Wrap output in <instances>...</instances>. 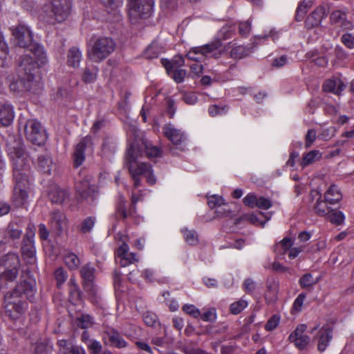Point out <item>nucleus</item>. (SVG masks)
<instances>
[{
  "label": "nucleus",
  "instance_id": "f257e3e1",
  "mask_svg": "<svg viewBox=\"0 0 354 354\" xmlns=\"http://www.w3.org/2000/svg\"><path fill=\"white\" fill-rule=\"evenodd\" d=\"M8 154L12 162L15 186L12 202L17 207L25 205L32 192V178L30 175V159L25 153L20 141L15 145H8Z\"/></svg>",
  "mask_w": 354,
  "mask_h": 354
},
{
  "label": "nucleus",
  "instance_id": "f03ea898",
  "mask_svg": "<svg viewBox=\"0 0 354 354\" xmlns=\"http://www.w3.org/2000/svg\"><path fill=\"white\" fill-rule=\"evenodd\" d=\"M35 281L31 277L21 281L15 288L12 291L5 294V301L6 302V313L12 319H16L19 315L22 314L26 309V304L19 299L24 295L29 300L32 301L35 293Z\"/></svg>",
  "mask_w": 354,
  "mask_h": 354
},
{
  "label": "nucleus",
  "instance_id": "7ed1b4c3",
  "mask_svg": "<svg viewBox=\"0 0 354 354\" xmlns=\"http://www.w3.org/2000/svg\"><path fill=\"white\" fill-rule=\"evenodd\" d=\"M140 156L141 151L138 144L136 142L129 144L126 151L125 160L133 180L134 188L140 185V176H145L147 183L150 185L156 183L152 166L149 163L140 162L138 158Z\"/></svg>",
  "mask_w": 354,
  "mask_h": 354
},
{
  "label": "nucleus",
  "instance_id": "20e7f679",
  "mask_svg": "<svg viewBox=\"0 0 354 354\" xmlns=\"http://www.w3.org/2000/svg\"><path fill=\"white\" fill-rule=\"evenodd\" d=\"M43 64L35 63L29 55H24L20 57L18 67V77L10 84V90L13 92L30 91L38 68Z\"/></svg>",
  "mask_w": 354,
  "mask_h": 354
},
{
  "label": "nucleus",
  "instance_id": "39448f33",
  "mask_svg": "<svg viewBox=\"0 0 354 354\" xmlns=\"http://www.w3.org/2000/svg\"><path fill=\"white\" fill-rule=\"evenodd\" d=\"M12 35L19 46L26 48L34 55L32 59L35 63L45 64L47 62L44 47L33 41L32 33L29 27L19 24L12 29Z\"/></svg>",
  "mask_w": 354,
  "mask_h": 354
},
{
  "label": "nucleus",
  "instance_id": "423d86ee",
  "mask_svg": "<svg viewBox=\"0 0 354 354\" xmlns=\"http://www.w3.org/2000/svg\"><path fill=\"white\" fill-rule=\"evenodd\" d=\"M115 49V43L109 37H100L90 41L88 58L94 62H100L108 57Z\"/></svg>",
  "mask_w": 354,
  "mask_h": 354
},
{
  "label": "nucleus",
  "instance_id": "0eeeda50",
  "mask_svg": "<svg viewBox=\"0 0 354 354\" xmlns=\"http://www.w3.org/2000/svg\"><path fill=\"white\" fill-rule=\"evenodd\" d=\"M71 3L69 0H52L43 6V11L46 13L50 23H61L68 17Z\"/></svg>",
  "mask_w": 354,
  "mask_h": 354
},
{
  "label": "nucleus",
  "instance_id": "6e6552de",
  "mask_svg": "<svg viewBox=\"0 0 354 354\" xmlns=\"http://www.w3.org/2000/svg\"><path fill=\"white\" fill-rule=\"evenodd\" d=\"M20 259L17 254L8 252L0 258V275L2 280L14 281L19 274Z\"/></svg>",
  "mask_w": 354,
  "mask_h": 354
},
{
  "label": "nucleus",
  "instance_id": "1a4fd4ad",
  "mask_svg": "<svg viewBox=\"0 0 354 354\" xmlns=\"http://www.w3.org/2000/svg\"><path fill=\"white\" fill-rule=\"evenodd\" d=\"M221 44L218 40H214L204 46L194 47L187 54V57L191 60L200 62L203 57H214L218 59L221 55Z\"/></svg>",
  "mask_w": 354,
  "mask_h": 354
},
{
  "label": "nucleus",
  "instance_id": "9d476101",
  "mask_svg": "<svg viewBox=\"0 0 354 354\" xmlns=\"http://www.w3.org/2000/svg\"><path fill=\"white\" fill-rule=\"evenodd\" d=\"M91 177L86 176L76 183L75 187L80 197L93 205L98 198L97 188L91 183Z\"/></svg>",
  "mask_w": 354,
  "mask_h": 354
},
{
  "label": "nucleus",
  "instance_id": "9b49d317",
  "mask_svg": "<svg viewBox=\"0 0 354 354\" xmlns=\"http://www.w3.org/2000/svg\"><path fill=\"white\" fill-rule=\"evenodd\" d=\"M153 0H129V15L133 18H147L153 10Z\"/></svg>",
  "mask_w": 354,
  "mask_h": 354
},
{
  "label": "nucleus",
  "instance_id": "f8f14e48",
  "mask_svg": "<svg viewBox=\"0 0 354 354\" xmlns=\"http://www.w3.org/2000/svg\"><path fill=\"white\" fill-rule=\"evenodd\" d=\"M138 201H140V198L133 193L131 194V204L127 207L124 196L120 195L115 208V217L123 220L133 217L136 212V203Z\"/></svg>",
  "mask_w": 354,
  "mask_h": 354
},
{
  "label": "nucleus",
  "instance_id": "ddd939ff",
  "mask_svg": "<svg viewBox=\"0 0 354 354\" xmlns=\"http://www.w3.org/2000/svg\"><path fill=\"white\" fill-rule=\"evenodd\" d=\"M26 138L32 144L41 145L45 141V136L41 131V124L35 120L26 121L25 126Z\"/></svg>",
  "mask_w": 354,
  "mask_h": 354
},
{
  "label": "nucleus",
  "instance_id": "4468645a",
  "mask_svg": "<svg viewBox=\"0 0 354 354\" xmlns=\"http://www.w3.org/2000/svg\"><path fill=\"white\" fill-rule=\"evenodd\" d=\"M116 261L122 266L126 267L138 261L137 254L129 252L127 243L123 242L115 252Z\"/></svg>",
  "mask_w": 354,
  "mask_h": 354
},
{
  "label": "nucleus",
  "instance_id": "2eb2a0df",
  "mask_svg": "<svg viewBox=\"0 0 354 354\" xmlns=\"http://www.w3.org/2000/svg\"><path fill=\"white\" fill-rule=\"evenodd\" d=\"M21 253L26 263L34 267L37 259L34 240L32 236H25L24 237L21 245Z\"/></svg>",
  "mask_w": 354,
  "mask_h": 354
},
{
  "label": "nucleus",
  "instance_id": "dca6fc26",
  "mask_svg": "<svg viewBox=\"0 0 354 354\" xmlns=\"http://www.w3.org/2000/svg\"><path fill=\"white\" fill-rule=\"evenodd\" d=\"M49 225L52 231L60 235L67 228L68 220L66 215L60 211H53L50 214Z\"/></svg>",
  "mask_w": 354,
  "mask_h": 354
},
{
  "label": "nucleus",
  "instance_id": "f3484780",
  "mask_svg": "<svg viewBox=\"0 0 354 354\" xmlns=\"http://www.w3.org/2000/svg\"><path fill=\"white\" fill-rule=\"evenodd\" d=\"M306 329V325L299 324L289 336L290 341L295 343V346L300 350L306 348L310 342L308 335L305 333Z\"/></svg>",
  "mask_w": 354,
  "mask_h": 354
},
{
  "label": "nucleus",
  "instance_id": "a211bd4d",
  "mask_svg": "<svg viewBox=\"0 0 354 354\" xmlns=\"http://www.w3.org/2000/svg\"><path fill=\"white\" fill-rule=\"evenodd\" d=\"M331 24L341 28L342 30H351L354 28L353 24L347 19V14L339 10L333 11L330 15Z\"/></svg>",
  "mask_w": 354,
  "mask_h": 354
},
{
  "label": "nucleus",
  "instance_id": "6ab92c4d",
  "mask_svg": "<svg viewBox=\"0 0 354 354\" xmlns=\"http://www.w3.org/2000/svg\"><path fill=\"white\" fill-rule=\"evenodd\" d=\"M346 86L338 77H332L326 79L322 84V90L326 93H332L336 95H341Z\"/></svg>",
  "mask_w": 354,
  "mask_h": 354
},
{
  "label": "nucleus",
  "instance_id": "aec40b11",
  "mask_svg": "<svg viewBox=\"0 0 354 354\" xmlns=\"http://www.w3.org/2000/svg\"><path fill=\"white\" fill-rule=\"evenodd\" d=\"M92 145V138L87 136L82 138L76 145L73 153L74 165L76 167L80 166L83 163L85 159L84 150L86 147L91 146Z\"/></svg>",
  "mask_w": 354,
  "mask_h": 354
},
{
  "label": "nucleus",
  "instance_id": "412c9836",
  "mask_svg": "<svg viewBox=\"0 0 354 354\" xmlns=\"http://www.w3.org/2000/svg\"><path fill=\"white\" fill-rule=\"evenodd\" d=\"M162 131L165 136L174 145H180L185 140L184 133L171 123L166 124L162 128Z\"/></svg>",
  "mask_w": 354,
  "mask_h": 354
},
{
  "label": "nucleus",
  "instance_id": "4be33fe9",
  "mask_svg": "<svg viewBox=\"0 0 354 354\" xmlns=\"http://www.w3.org/2000/svg\"><path fill=\"white\" fill-rule=\"evenodd\" d=\"M15 117L13 107L6 102H0V125L9 126Z\"/></svg>",
  "mask_w": 354,
  "mask_h": 354
},
{
  "label": "nucleus",
  "instance_id": "5701e85b",
  "mask_svg": "<svg viewBox=\"0 0 354 354\" xmlns=\"http://www.w3.org/2000/svg\"><path fill=\"white\" fill-rule=\"evenodd\" d=\"M104 338L108 339L111 345L116 348H124L127 346L126 341L122 337L118 331L113 328H107L104 331Z\"/></svg>",
  "mask_w": 354,
  "mask_h": 354
},
{
  "label": "nucleus",
  "instance_id": "b1692460",
  "mask_svg": "<svg viewBox=\"0 0 354 354\" xmlns=\"http://www.w3.org/2000/svg\"><path fill=\"white\" fill-rule=\"evenodd\" d=\"M230 48L229 56L233 59H241L248 56L252 52V47L250 46L235 45L228 44Z\"/></svg>",
  "mask_w": 354,
  "mask_h": 354
},
{
  "label": "nucleus",
  "instance_id": "393cba45",
  "mask_svg": "<svg viewBox=\"0 0 354 354\" xmlns=\"http://www.w3.org/2000/svg\"><path fill=\"white\" fill-rule=\"evenodd\" d=\"M333 338V330L328 326H324L319 331L317 348L322 352L326 350Z\"/></svg>",
  "mask_w": 354,
  "mask_h": 354
},
{
  "label": "nucleus",
  "instance_id": "a878e982",
  "mask_svg": "<svg viewBox=\"0 0 354 354\" xmlns=\"http://www.w3.org/2000/svg\"><path fill=\"white\" fill-rule=\"evenodd\" d=\"M324 198L329 204H335L342 198V194L336 185H331L324 194Z\"/></svg>",
  "mask_w": 354,
  "mask_h": 354
},
{
  "label": "nucleus",
  "instance_id": "bb28decb",
  "mask_svg": "<svg viewBox=\"0 0 354 354\" xmlns=\"http://www.w3.org/2000/svg\"><path fill=\"white\" fill-rule=\"evenodd\" d=\"M328 12L326 6L321 5L311 12V26L320 25L322 21L325 18Z\"/></svg>",
  "mask_w": 354,
  "mask_h": 354
},
{
  "label": "nucleus",
  "instance_id": "cd10ccee",
  "mask_svg": "<svg viewBox=\"0 0 354 354\" xmlns=\"http://www.w3.org/2000/svg\"><path fill=\"white\" fill-rule=\"evenodd\" d=\"M82 53L79 48L73 47L70 48L67 55V64L69 66L77 68L82 59Z\"/></svg>",
  "mask_w": 354,
  "mask_h": 354
},
{
  "label": "nucleus",
  "instance_id": "c85d7f7f",
  "mask_svg": "<svg viewBox=\"0 0 354 354\" xmlns=\"http://www.w3.org/2000/svg\"><path fill=\"white\" fill-rule=\"evenodd\" d=\"M48 196L52 203L61 204L68 198V194L59 187H54L49 192Z\"/></svg>",
  "mask_w": 354,
  "mask_h": 354
},
{
  "label": "nucleus",
  "instance_id": "c756f323",
  "mask_svg": "<svg viewBox=\"0 0 354 354\" xmlns=\"http://www.w3.org/2000/svg\"><path fill=\"white\" fill-rule=\"evenodd\" d=\"M53 166L51 158L48 155H41L38 157L37 167L43 173L50 174Z\"/></svg>",
  "mask_w": 354,
  "mask_h": 354
},
{
  "label": "nucleus",
  "instance_id": "7c9ffc66",
  "mask_svg": "<svg viewBox=\"0 0 354 354\" xmlns=\"http://www.w3.org/2000/svg\"><path fill=\"white\" fill-rule=\"evenodd\" d=\"M64 260L66 266L72 270L78 269L81 263L80 258L71 252L64 254Z\"/></svg>",
  "mask_w": 354,
  "mask_h": 354
},
{
  "label": "nucleus",
  "instance_id": "2f4dec72",
  "mask_svg": "<svg viewBox=\"0 0 354 354\" xmlns=\"http://www.w3.org/2000/svg\"><path fill=\"white\" fill-rule=\"evenodd\" d=\"M6 234L13 240L19 239L22 234V228L17 222H10L6 230Z\"/></svg>",
  "mask_w": 354,
  "mask_h": 354
},
{
  "label": "nucleus",
  "instance_id": "473e14b6",
  "mask_svg": "<svg viewBox=\"0 0 354 354\" xmlns=\"http://www.w3.org/2000/svg\"><path fill=\"white\" fill-rule=\"evenodd\" d=\"M293 242L290 238H284L279 243L276 244L274 252L279 255H284L286 252H289Z\"/></svg>",
  "mask_w": 354,
  "mask_h": 354
},
{
  "label": "nucleus",
  "instance_id": "72a5a7b5",
  "mask_svg": "<svg viewBox=\"0 0 354 354\" xmlns=\"http://www.w3.org/2000/svg\"><path fill=\"white\" fill-rule=\"evenodd\" d=\"M8 46L2 33L0 32V67L8 64Z\"/></svg>",
  "mask_w": 354,
  "mask_h": 354
},
{
  "label": "nucleus",
  "instance_id": "f704fd0d",
  "mask_svg": "<svg viewBox=\"0 0 354 354\" xmlns=\"http://www.w3.org/2000/svg\"><path fill=\"white\" fill-rule=\"evenodd\" d=\"M142 276L147 282H158L159 283H164L167 282V279L165 278L159 277L158 274L151 269L144 270L142 273Z\"/></svg>",
  "mask_w": 354,
  "mask_h": 354
},
{
  "label": "nucleus",
  "instance_id": "c9c22d12",
  "mask_svg": "<svg viewBox=\"0 0 354 354\" xmlns=\"http://www.w3.org/2000/svg\"><path fill=\"white\" fill-rule=\"evenodd\" d=\"M328 202L324 198L321 200L318 198L314 207L315 213L320 216H326L330 212V207L328 205Z\"/></svg>",
  "mask_w": 354,
  "mask_h": 354
},
{
  "label": "nucleus",
  "instance_id": "e433bc0d",
  "mask_svg": "<svg viewBox=\"0 0 354 354\" xmlns=\"http://www.w3.org/2000/svg\"><path fill=\"white\" fill-rule=\"evenodd\" d=\"M310 6V0H304L302 2L299 3L298 6L296 14H295V19L298 21H302L307 14V12L309 10Z\"/></svg>",
  "mask_w": 354,
  "mask_h": 354
},
{
  "label": "nucleus",
  "instance_id": "4c0bfd02",
  "mask_svg": "<svg viewBox=\"0 0 354 354\" xmlns=\"http://www.w3.org/2000/svg\"><path fill=\"white\" fill-rule=\"evenodd\" d=\"M95 268L89 264L84 266L80 270L81 277L83 281H94Z\"/></svg>",
  "mask_w": 354,
  "mask_h": 354
},
{
  "label": "nucleus",
  "instance_id": "58836bf2",
  "mask_svg": "<svg viewBox=\"0 0 354 354\" xmlns=\"http://www.w3.org/2000/svg\"><path fill=\"white\" fill-rule=\"evenodd\" d=\"M228 106L223 104H213L209 106L208 112L212 117L222 115L228 111Z\"/></svg>",
  "mask_w": 354,
  "mask_h": 354
},
{
  "label": "nucleus",
  "instance_id": "ea45409f",
  "mask_svg": "<svg viewBox=\"0 0 354 354\" xmlns=\"http://www.w3.org/2000/svg\"><path fill=\"white\" fill-rule=\"evenodd\" d=\"M185 241L189 245H196L198 242V235L196 231L190 230L187 228L182 229Z\"/></svg>",
  "mask_w": 354,
  "mask_h": 354
},
{
  "label": "nucleus",
  "instance_id": "a19ab883",
  "mask_svg": "<svg viewBox=\"0 0 354 354\" xmlns=\"http://www.w3.org/2000/svg\"><path fill=\"white\" fill-rule=\"evenodd\" d=\"M248 305L246 300L241 299L231 304L230 311L233 315H238L241 313Z\"/></svg>",
  "mask_w": 354,
  "mask_h": 354
},
{
  "label": "nucleus",
  "instance_id": "79ce46f5",
  "mask_svg": "<svg viewBox=\"0 0 354 354\" xmlns=\"http://www.w3.org/2000/svg\"><path fill=\"white\" fill-rule=\"evenodd\" d=\"M95 222H96V218H95V217H93V216H88V217L86 218L85 219H84L81 223L80 228L81 232H82L84 234L90 232L93 230V228L95 224Z\"/></svg>",
  "mask_w": 354,
  "mask_h": 354
},
{
  "label": "nucleus",
  "instance_id": "37998d69",
  "mask_svg": "<svg viewBox=\"0 0 354 354\" xmlns=\"http://www.w3.org/2000/svg\"><path fill=\"white\" fill-rule=\"evenodd\" d=\"M328 219L333 224L339 225L344 223V215L340 211L330 210V212L327 215Z\"/></svg>",
  "mask_w": 354,
  "mask_h": 354
},
{
  "label": "nucleus",
  "instance_id": "c03bdc74",
  "mask_svg": "<svg viewBox=\"0 0 354 354\" xmlns=\"http://www.w3.org/2000/svg\"><path fill=\"white\" fill-rule=\"evenodd\" d=\"M97 68L93 67L92 69L86 68L82 74V80L87 84L93 82L97 77Z\"/></svg>",
  "mask_w": 354,
  "mask_h": 354
},
{
  "label": "nucleus",
  "instance_id": "a18cd8bd",
  "mask_svg": "<svg viewBox=\"0 0 354 354\" xmlns=\"http://www.w3.org/2000/svg\"><path fill=\"white\" fill-rule=\"evenodd\" d=\"M84 290L89 294L91 297L97 298L98 297V288L95 284L94 281H86L83 283Z\"/></svg>",
  "mask_w": 354,
  "mask_h": 354
},
{
  "label": "nucleus",
  "instance_id": "49530a36",
  "mask_svg": "<svg viewBox=\"0 0 354 354\" xmlns=\"http://www.w3.org/2000/svg\"><path fill=\"white\" fill-rule=\"evenodd\" d=\"M93 319L89 315H82L77 318V326L81 328H88L93 324Z\"/></svg>",
  "mask_w": 354,
  "mask_h": 354
},
{
  "label": "nucleus",
  "instance_id": "de8ad7c7",
  "mask_svg": "<svg viewBox=\"0 0 354 354\" xmlns=\"http://www.w3.org/2000/svg\"><path fill=\"white\" fill-rule=\"evenodd\" d=\"M306 297V294L305 293H301L298 295V297L295 299L294 301L292 309H291V313L292 314H296L299 313L301 310L302 306L304 301L305 298Z\"/></svg>",
  "mask_w": 354,
  "mask_h": 354
},
{
  "label": "nucleus",
  "instance_id": "09e8293b",
  "mask_svg": "<svg viewBox=\"0 0 354 354\" xmlns=\"http://www.w3.org/2000/svg\"><path fill=\"white\" fill-rule=\"evenodd\" d=\"M161 53L160 49L155 44H151L145 50V55L147 59H151L158 57Z\"/></svg>",
  "mask_w": 354,
  "mask_h": 354
},
{
  "label": "nucleus",
  "instance_id": "8fccbe9b",
  "mask_svg": "<svg viewBox=\"0 0 354 354\" xmlns=\"http://www.w3.org/2000/svg\"><path fill=\"white\" fill-rule=\"evenodd\" d=\"M54 276L57 281V287H60L66 281L68 277L67 272L61 267L55 270Z\"/></svg>",
  "mask_w": 354,
  "mask_h": 354
},
{
  "label": "nucleus",
  "instance_id": "3c124183",
  "mask_svg": "<svg viewBox=\"0 0 354 354\" xmlns=\"http://www.w3.org/2000/svg\"><path fill=\"white\" fill-rule=\"evenodd\" d=\"M69 299L74 305L81 301V292L78 286L69 288Z\"/></svg>",
  "mask_w": 354,
  "mask_h": 354
},
{
  "label": "nucleus",
  "instance_id": "603ef678",
  "mask_svg": "<svg viewBox=\"0 0 354 354\" xmlns=\"http://www.w3.org/2000/svg\"><path fill=\"white\" fill-rule=\"evenodd\" d=\"M183 310L194 318H198L201 315L200 310L192 304H185L183 306Z\"/></svg>",
  "mask_w": 354,
  "mask_h": 354
},
{
  "label": "nucleus",
  "instance_id": "864d4df0",
  "mask_svg": "<svg viewBox=\"0 0 354 354\" xmlns=\"http://www.w3.org/2000/svg\"><path fill=\"white\" fill-rule=\"evenodd\" d=\"M169 75L176 83H181L187 75V71L184 69L174 68Z\"/></svg>",
  "mask_w": 354,
  "mask_h": 354
},
{
  "label": "nucleus",
  "instance_id": "5fc2aeb1",
  "mask_svg": "<svg viewBox=\"0 0 354 354\" xmlns=\"http://www.w3.org/2000/svg\"><path fill=\"white\" fill-rule=\"evenodd\" d=\"M232 35V30L230 26H223L218 32V39L220 42L221 40H225L230 38ZM222 44V43H221Z\"/></svg>",
  "mask_w": 354,
  "mask_h": 354
},
{
  "label": "nucleus",
  "instance_id": "6e6d98bb",
  "mask_svg": "<svg viewBox=\"0 0 354 354\" xmlns=\"http://www.w3.org/2000/svg\"><path fill=\"white\" fill-rule=\"evenodd\" d=\"M51 346L44 342H37L35 347V354H50Z\"/></svg>",
  "mask_w": 354,
  "mask_h": 354
},
{
  "label": "nucleus",
  "instance_id": "4d7b16f0",
  "mask_svg": "<svg viewBox=\"0 0 354 354\" xmlns=\"http://www.w3.org/2000/svg\"><path fill=\"white\" fill-rule=\"evenodd\" d=\"M143 321L148 326H154L157 323V315L151 312H147L143 315Z\"/></svg>",
  "mask_w": 354,
  "mask_h": 354
},
{
  "label": "nucleus",
  "instance_id": "13d9d810",
  "mask_svg": "<svg viewBox=\"0 0 354 354\" xmlns=\"http://www.w3.org/2000/svg\"><path fill=\"white\" fill-rule=\"evenodd\" d=\"M257 199L258 198L255 194L250 193L243 198V202L245 205L251 208H254L257 207Z\"/></svg>",
  "mask_w": 354,
  "mask_h": 354
},
{
  "label": "nucleus",
  "instance_id": "bf43d9fd",
  "mask_svg": "<svg viewBox=\"0 0 354 354\" xmlns=\"http://www.w3.org/2000/svg\"><path fill=\"white\" fill-rule=\"evenodd\" d=\"M239 28L240 35L243 37H247L251 32V22L249 20L241 22L239 24Z\"/></svg>",
  "mask_w": 354,
  "mask_h": 354
},
{
  "label": "nucleus",
  "instance_id": "052dcab7",
  "mask_svg": "<svg viewBox=\"0 0 354 354\" xmlns=\"http://www.w3.org/2000/svg\"><path fill=\"white\" fill-rule=\"evenodd\" d=\"M208 205L211 209L215 208L217 206L224 205V199L219 196L214 195L208 198Z\"/></svg>",
  "mask_w": 354,
  "mask_h": 354
},
{
  "label": "nucleus",
  "instance_id": "680f3d73",
  "mask_svg": "<svg viewBox=\"0 0 354 354\" xmlns=\"http://www.w3.org/2000/svg\"><path fill=\"white\" fill-rule=\"evenodd\" d=\"M146 155L149 158L161 156L162 151L160 148L156 146H146L145 147Z\"/></svg>",
  "mask_w": 354,
  "mask_h": 354
},
{
  "label": "nucleus",
  "instance_id": "e2e57ef3",
  "mask_svg": "<svg viewBox=\"0 0 354 354\" xmlns=\"http://www.w3.org/2000/svg\"><path fill=\"white\" fill-rule=\"evenodd\" d=\"M279 324V317L274 315L272 316L265 325L267 331H272L277 327Z\"/></svg>",
  "mask_w": 354,
  "mask_h": 354
},
{
  "label": "nucleus",
  "instance_id": "0e129e2a",
  "mask_svg": "<svg viewBox=\"0 0 354 354\" xmlns=\"http://www.w3.org/2000/svg\"><path fill=\"white\" fill-rule=\"evenodd\" d=\"M200 317L204 322H214L216 319V313L214 308H211L206 310L204 313L201 314Z\"/></svg>",
  "mask_w": 354,
  "mask_h": 354
},
{
  "label": "nucleus",
  "instance_id": "69168bd1",
  "mask_svg": "<svg viewBox=\"0 0 354 354\" xmlns=\"http://www.w3.org/2000/svg\"><path fill=\"white\" fill-rule=\"evenodd\" d=\"M341 41L348 48H354V36L350 33L344 34L341 37Z\"/></svg>",
  "mask_w": 354,
  "mask_h": 354
},
{
  "label": "nucleus",
  "instance_id": "338daca9",
  "mask_svg": "<svg viewBox=\"0 0 354 354\" xmlns=\"http://www.w3.org/2000/svg\"><path fill=\"white\" fill-rule=\"evenodd\" d=\"M289 62L288 57L286 55H281L273 59L272 66L280 68Z\"/></svg>",
  "mask_w": 354,
  "mask_h": 354
},
{
  "label": "nucleus",
  "instance_id": "774afa93",
  "mask_svg": "<svg viewBox=\"0 0 354 354\" xmlns=\"http://www.w3.org/2000/svg\"><path fill=\"white\" fill-rule=\"evenodd\" d=\"M86 346L93 353V354H99L102 350V345L96 339H92Z\"/></svg>",
  "mask_w": 354,
  "mask_h": 354
}]
</instances>
